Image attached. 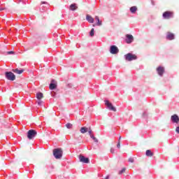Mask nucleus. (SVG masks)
<instances>
[{
	"mask_svg": "<svg viewBox=\"0 0 179 179\" xmlns=\"http://www.w3.org/2000/svg\"><path fill=\"white\" fill-rule=\"evenodd\" d=\"M125 170H127V169L123 168L120 171H119V174H123V173H125Z\"/></svg>",
	"mask_w": 179,
	"mask_h": 179,
	"instance_id": "27",
	"label": "nucleus"
},
{
	"mask_svg": "<svg viewBox=\"0 0 179 179\" xmlns=\"http://www.w3.org/2000/svg\"><path fill=\"white\" fill-rule=\"evenodd\" d=\"M124 58L126 61H135V59H138V57L136 55H134L132 53H127V55H124Z\"/></svg>",
	"mask_w": 179,
	"mask_h": 179,
	"instance_id": "2",
	"label": "nucleus"
},
{
	"mask_svg": "<svg viewBox=\"0 0 179 179\" xmlns=\"http://www.w3.org/2000/svg\"><path fill=\"white\" fill-rule=\"evenodd\" d=\"M95 20H96V22H97V23H96L97 26H101L102 22H101V21H100V18H99V16H95Z\"/></svg>",
	"mask_w": 179,
	"mask_h": 179,
	"instance_id": "18",
	"label": "nucleus"
},
{
	"mask_svg": "<svg viewBox=\"0 0 179 179\" xmlns=\"http://www.w3.org/2000/svg\"><path fill=\"white\" fill-rule=\"evenodd\" d=\"M41 3H47V2H41Z\"/></svg>",
	"mask_w": 179,
	"mask_h": 179,
	"instance_id": "34",
	"label": "nucleus"
},
{
	"mask_svg": "<svg viewBox=\"0 0 179 179\" xmlns=\"http://www.w3.org/2000/svg\"><path fill=\"white\" fill-rule=\"evenodd\" d=\"M49 89L50 90H54V89H57V81L55 80H52L49 86Z\"/></svg>",
	"mask_w": 179,
	"mask_h": 179,
	"instance_id": "8",
	"label": "nucleus"
},
{
	"mask_svg": "<svg viewBox=\"0 0 179 179\" xmlns=\"http://www.w3.org/2000/svg\"><path fill=\"white\" fill-rule=\"evenodd\" d=\"M80 131L81 134H86V132H87V131H88V129H87V127H81Z\"/></svg>",
	"mask_w": 179,
	"mask_h": 179,
	"instance_id": "21",
	"label": "nucleus"
},
{
	"mask_svg": "<svg viewBox=\"0 0 179 179\" xmlns=\"http://www.w3.org/2000/svg\"><path fill=\"white\" fill-rule=\"evenodd\" d=\"M8 55H10V54H15V52L13 51H9L7 52Z\"/></svg>",
	"mask_w": 179,
	"mask_h": 179,
	"instance_id": "28",
	"label": "nucleus"
},
{
	"mask_svg": "<svg viewBox=\"0 0 179 179\" xmlns=\"http://www.w3.org/2000/svg\"><path fill=\"white\" fill-rule=\"evenodd\" d=\"M36 135H37V131L34 129H31V130L28 131V132H27L28 139H33V138H34V136H36Z\"/></svg>",
	"mask_w": 179,
	"mask_h": 179,
	"instance_id": "4",
	"label": "nucleus"
},
{
	"mask_svg": "<svg viewBox=\"0 0 179 179\" xmlns=\"http://www.w3.org/2000/svg\"><path fill=\"white\" fill-rule=\"evenodd\" d=\"M90 36H91V37H93V36H94V28H92L90 32Z\"/></svg>",
	"mask_w": 179,
	"mask_h": 179,
	"instance_id": "22",
	"label": "nucleus"
},
{
	"mask_svg": "<svg viewBox=\"0 0 179 179\" xmlns=\"http://www.w3.org/2000/svg\"><path fill=\"white\" fill-rule=\"evenodd\" d=\"M145 155L148 157H152L154 154H153V152H152V151L150 150H147L146 152H145Z\"/></svg>",
	"mask_w": 179,
	"mask_h": 179,
	"instance_id": "17",
	"label": "nucleus"
},
{
	"mask_svg": "<svg viewBox=\"0 0 179 179\" xmlns=\"http://www.w3.org/2000/svg\"><path fill=\"white\" fill-rule=\"evenodd\" d=\"M13 72H14V73H17V75H22V73L24 72V69L19 70L18 69H13Z\"/></svg>",
	"mask_w": 179,
	"mask_h": 179,
	"instance_id": "14",
	"label": "nucleus"
},
{
	"mask_svg": "<svg viewBox=\"0 0 179 179\" xmlns=\"http://www.w3.org/2000/svg\"><path fill=\"white\" fill-rule=\"evenodd\" d=\"M62 149L61 148H56L53 150V155L55 159H61L62 157Z\"/></svg>",
	"mask_w": 179,
	"mask_h": 179,
	"instance_id": "1",
	"label": "nucleus"
},
{
	"mask_svg": "<svg viewBox=\"0 0 179 179\" xmlns=\"http://www.w3.org/2000/svg\"><path fill=\"white\" fill-rule=\"evenodd\" d=\"M79 160L80 162H81V163H85V164H88L90 162L89 158H87L83 155L79 156Z\"/></svg>",
	"mask_w": 179,
	"mask_h": 179,
	"instance_id": "9",
	"label": "nucleus"
},
{
	"mask_svg": "<svg viewBox=\"0 0 179 179\" xmlns=\"http://www.w3.org/2000/svg\"><path fill=\"white\" fill-rule=\"evenodd\" d=\"M121 139H122V138H121V136H120L118 141H120V142H121Z\"/></svg>",
	"mask_w": 179,
	"mask_h": 179,
	"instance_id": "33",
	"label": "nucleus"
},
{
	"mask_svg": "<svg viewBox=\"0 0 179 179\" xmlns=\"http://www.w3.org/2000/svg\"><path fill=\"white\" fill-rule=\"evenodd\" d=\"M126 37V43H127V44H131V43L134 41V36L132 35L127 34Z\"/></svg>",
	"mask_w": 179,
	"mask_h": 179,
	"instance_id": "10",
	"label": "nucleus"
},
{
	"mask_svg": "<svg viewBox=\"0 0 179 179\" xmlns=\"http://www.w3.org/2000/svg\"><path fill=\"white\" fill-rule=\"evenodd\" d=\"M44 98V95L43 94V93L41 92H38L36 94V99H38V100H41V99Z\"/></svg>",
	"mask_w": 179,
	"mask_h": 179,
	"instance_id": "16",
	"label": "nucleus"
},
{
	"mask_svg": "<svg viewBox=\"0 0 179 179\" xmlns=\"http://www.w3.org/2000/svg\"><path fill=\"white\" fill-rule=\"evenodd\" d=\"M138 10V8L136 6H132L130 8V12L131 13H135Z\"/></svg>",
	"mask_w": 179,
	"mask_h": 179,
	"instance_id": "19",
	"label": "nucleus"
},
{
	"mask_svg": "<svg viewBox=\"0 0 179 179\" xmlns=\"http://www.w3.org/2000/svg\"><path fill=\"white\" fill-rule=\"evenodd\" d=\"M129 162H130V163H134V159H133V158H129Z\"/></svg>",
	"mask_w": 179,
	"mask_h": 179,
	"instance_id": "29",
	"label": "nucleus"
},
{
	"mask_svg": "<svg viewBox=\"0 0 179 179\" xmlns=\"http://www.w3.org/2000/svg\"><path fill=\"white\" fill-rule=\"evenodd\" d=\"M157 72L159 76H163V73H164V67L159 66L157 69Z\"/></svg>",
	"mask_w": 179,
	"mask_h": 179,
	"instance_id": "11",
	"label": "nucleus"
},
{
	"mask_svg": "<svg viewBox=\"0 0 179 179\" xmlns=\"http://www.w3.org/2000/svg\"><path fill=\"white\" fill-rule=\"evenodd\" d=\"M86 19L87 22H89V23H94V18H93V17H92L91 15H87L86 16Z\"/></svg>",
	"mask_w": 179,
	"mask_h": 179,
	"instance_id": "15",
	"label": "nucleus"
},
{
	"mask_svg": "<svg viewBox=\"0 0 179 179\" xmlns=\"http://www.w3.org/2000/svg\"><path fill=\"white\" fill-rule=\"evenodd\" d=\"M5 8L3 7H0V12H2V10H5Z\"/></svg>",
	"mask_w": 179,
	"mask_h": 179,
	"instance_id": "30",
	"label": "nucleus"
},
{
	"mask_svg": "<svg viewBox=\"0 0 179 179\" xmlns=\"http://www.w3.org/2000/svg\"><path fill=\"white\" fill-rule=\"evenodd\" d=\"M78 9V6H76V4H71L70 6V10H76Z\"/></svg>",
	"mask_w": 179,
	"mask_h": 179,
	"instance_id": "20",
	"label": "nucleus"
},
{
	"mask_svg": "<svg viewBox=\"0 0 179 179\" xmlns=\"http://www.w3.org/2000/svg\"><path fill=\"white\" fill-rule=\"evenodd\" d=\"M105 104L108 107V108L111 111H117V108H115V107L113 106V103H110L108 101H106Z\"/></svg>",
	"mask_w": 179,
	"mask_h": 179,
	"instance_id": "6",
	"label": "nucleus"
},
{
	"mask_svg": "<svg viewBox=\"0 0 179 179\" xmlns=\"http://www.w3.org/2000/svg\"><path fill=\"white\" fill-rule=\"evenodd\" d=\"M91 138L92 139H93L94 142H96L97 143V142H99V140L97 139V138L94 137V135H91Z\"/></svg>",
	"mask_w": 179,
	"mask_h": 179,
	"instance_id": "23",
	"label": "nucleus"
},
{
	"mask_svg": "<svg viewBox=\"0 0 179 179\" xmlns=\"http://www.w3.org/2000/svg\"><path fill=\"white\" fill-rule=\"evenodd\" d=\"M110 152L111 153H114V150H113V148L110 149Z\"/></svg>",
	"mask_w": 179,
	"mask_h": 179,
	"instance_id": "32",
	"label": "nucleus"
},
{
	"mask_svg": "<svg viewBox=\"0 0 179 179\" xmlns=\"http://www.w3.org/2000/svg\"><path fill=\"white\" fill-rule=\"evenodd\" d=\"M166 38L168 40H174V34L171 32H168L166 35Z\"/></svg>",
	"mask_w": 179,
	"mask_h": 179,
	"instance_id": "13",
	"label": "nucleus"
},
{
	"mask_svg": "<svg viewBox=\"0 0 179 179\" xmlns=\"http://www.w3.org/2000/svg\"><path fill=\"white\" fill-rule=\"evenodd\" d=\"M117 148L118 149L121 148V141H118L117 144Z\"/></svg>",
	"mask_w": 179,
	"mask_h": 179,
	"instance_id": "26",
	"label": "nucleus"
},
{
	"mask_svg": "<svg viewBox=\"0 0 179 179\" xmlns=\"http://www.w3.org/2000/svg\"><path fill=\"white\" fill-rule=\"evenodd\" d=\"M110 54L115 55L117 52H120V50L118 49V48L117 46L111 45L110 49Z\"/></svg>",
	"mask_w": 179,
	"mask_h": 179,
	"instance_id": "7",
	"label": "nucleus"
},
{
	"mask_svg": "<svg viewBox=\"0 0 179 179\" xmlns=\"http://www.w3.org/2000/svg\"><path fill=\"white\" fill-rule=\"evenodd\" d=\"M6 78L8 80H15V79H16V76L12 72H6Z\"/></svg>",
	"mask_w": 179,
	"mask_h": 179,
	"instance_id": "5",
	"label": "nucleus"
},
{
	"mask_svg": "<svg viewBox=\"0 0 179 179\" xmlns=\"http://www.w3.org/2000/svg\"><path fill=\"white\" fill-rule=\"evenodd\" d=\"M87 131H88V133H89L90 136L92 137V135H93V134H92V133L93 132V131H92V129H91V128L88 129Z\"/></svg>",
	"mask_w": 179,
	"mask_h": 179,
	"instance_id": "25",
	"label": "nucleus"
},
{
	"mask_svg": "<svg viewBox=\"0 0 179 179\" xmlns=\"http://www.w3.org/2000/svg\"><path fill=\"white\" fill-rule=\"evenodd\" d=\"M41 103H43V101H38V106H41Z\"/></svg>",
	"mask_w": 179,
	"mask_h": 179,
	"instance_id": "31",
	"label": "nucleus"
},
{
	"mask_svg": "<svg viewBox=\"0 0 179 179\" xmlns=\"http://www.w3.org/2000/svg\"><path fill=\"white\" fill-rule=\"evenodd\" d=\"M171 121L175 122L176 124H178L179 122V117L178 115H173L171 116Z\"/></svg>",
	"mask_w": 179,
	"mask_h": 179,
	"instance_id": "12",
	"label": "nucleus"
},
{
	"mask_svg": "<svg viewBox=\"0 0 179 179\" xmlns=\"http://www.w3.org/2000/svg\"><path fill=\"white\" fill-rule=\"evenodd\" d=\"M66 127L68 128V129H71V128H72V124L68 123L66 124Z\"/></svg>",
	"mask_w": 179,
	"mask_h": 179,
	"instance_id": "24",
	"label": "nucleus"
},
{
	"mask_svg": "<svg viewBox=\"0 0 179 179\" xmlns=\"http://www.w3.org/2000/svg\"><path fill=\"white\" fill-rule=\"evenodd\" d=\"M162 16L164 17V19H171L172 17H174V13L173 11H165L164 12V13L162 14Z\"/></svg>",
	"mask_w": 179,
	"mask_h": 179,
	"instance_id": "3",
	"label": "nucleus"
}]
</instances>
